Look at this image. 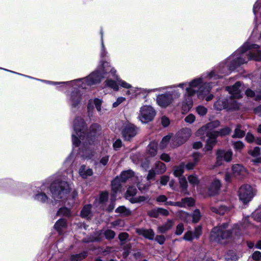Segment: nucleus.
<instances>
[{
  "mask_svg": "<svg viewBox=\"0 0 261 261\" xmlns=\"http://www.w3.org/2000/svg\"><path fill=\"white\" fill-rule=\"evenodd\" d=\"M250 60L261 61V49L258 45L247 41L211 71L203 72L190 81L161 88L167 87L163 91L172 90L167 92L170 93L173 101L174 99L179 98L181 96L178 88L184 90L181 109L184 112H187L193 105L194 95L196 94L199 98H203L204 95L215 86V83L205 82V80L222 79Z\"/></svg>",
  "mask_w": 261,
  "mask_h": 261,
  "instance_id": "1",
  "label": "nucleus"
},
{
  "mask_svg": "<svg viewBox=\"0 0 261 261\" xmlns=\"http://www.w3.org/2000/svg\"><path fill=\"white\" fill-rule=\"evenodd\" d=\"M100 126L96 124L91 125L89 133L86 136V126L83 118L77 117L73 121V132L72 134V141L73 146L79 147V154L85 159H91L94 151L88 146L93 142V138L100 132Z\"/></svg>",
  "mask_w": 261,
  "mask_h": 261,
  "instance_id": "2",
  "label": "nucleus"
},
{
  "mask_svg": "<svg viewBox=\"0 0 261 261\" xmlns=\"http://www.w3.org/2000/svg\"><path fill=\"white\" fill-rule=\"evenodd\" d=\"M68 178V177L65 175H58L57 178L51 183L50 187L47 184L32 187L31 188L33 192L32 199L41 203H47L49 197L47 194L49 190L55 200L65 197L70 191L69 185L67 181Z\"/></svg>",
  "mask_w": 261,
  "mask_h": 261,
  "instance_id": "3",
  "label": "nucleus"
},
{
  "mask_svg": "<svg viewBox=\"0 0 261 261\" xmlns=\"http://www.w3.org/2000/svg\"><path fill=\"white\" fill-rule=\"evenodd\" d=\"M242 84L240 82H237L232 86H228L225 88L226 90L230 94L229 97L221 96L214 103V108L217 111L222 110H237L239 109V103L235 100L242 96Z\"/></svg>",
  "mask_w": 261,
  "mask_h": 261,
  "instance_id": "4",
  "label": "nucleus"
},
{
  "mask_svg": "<svg viewBox=\"0 0 261 261\" xmlns=\"http://www.w3.org/2000/svg\"><path fill=\"white\" fill-rule=\"evenodd\" d=\"M103 67V72L102 74L98 75L96 76L95 79H92L91 81L89 82V86H93L99 83V81L101 77L106 76L108 73H110L112 75V77L114 79H116L119 85L121 88L127 89L129 90L132 88V85L126 81L122 80L120 78L117 74V70L116 69L111 66L110 62H105L102 65Z\"/></svg>",
  "mask_w": 261,
  "mask_h": 261,
  "instance_id": "5",
  "label": "nucleus"
},
{
  "mask_svg": "<svg viewBox=\"0 0 261 261\" xmlns=\"http://www.w3.org/2000/svg\"><path fill=\"white\" fill-rule=\"evenodd\" d=\"M232 232L228 228L227 223L214 227L211 233L210 240L212 242L223 243L232 236Z\"/></svg>",
  "mask_w": 261,
  "mask_h": 261,
  "instance_id": "6",
  "label": "nucleus"
},
{
  "mask_svg": "<svg viewBox=\"0 0 261 261\" xmlns=\"http://www.w3.org/2000/svg\"><path fill=\"white\" fill-rule=\"evenodd\" d=\"M101 34V49L100 53V61L97 68L90 73L89 75L85 77V79L87 82V84L89 86V82L91 81L92 79H95L96 76L100 74H102L103 72V67L102 65L105 62H108L106 60V59L109 57V54L107 51L103 43V32L102 31H100Z\"/></svg>",
  "mask_w": 261,
  "mask_h": 261,
  "instance_id": "7",
  "label": "nucleus"
},
{
  "mask_svg": "<svg viewBox=\"0 0 261 261\" xmlns=\"http://www.w3.org/2000/svg\"><path fill=\"white\" fill-rule=\"evenodd\" d=\"M91 86H87V88L83 89H86ZM74 90L72 91L68 96L67 102L71 107L72 109H78L83 102L86 101V95L85 93L81 92L80 89H83L81 87V84L80 87H76V88L72 87Z\"/></svg>",
  "mask_w": 261,
  "mask_h": 261,
  "instance_id": "8",
  "label": "nucleus"
},
{
  "mask_svg": "<svg viewBox=\"0 0 261 261\" xmlns=\"http://www.w3.org/2000/svg\"><path fill=\"white\" fill-rule=\"evenodd\" d=\"M80 84H81V87L83 89L87 88L88 85L87 84V82L85 77L77 79L68 82H57L50 81V85L57 86L60 85V86H57V89L58 90L62 91H64L65 89H66L68 87H74V88H76V87H80Z\"/></svg>",
  "mask_w": 261,
  "mask_h": 261,
  "instance_id": "9",
  "label": "nucleus"
},
{
  "mask_svg": "<svg viewBox=\"0 0 261 261\" xmlns=\"http://www.w3.org/2000/svg\"><path fill=\"white\" fill-rule=\"evenodd\" d=\"M191 130L190 128H185L178 131L174 136L172 135L171 146L174 148L184 143L190 137Z\"/></svg>",
  "mask_w": 261,
  "mask_h": 261,
  "instance_id": "10",
  "label": "nucleus"
},
{
  "mask_svg": "<svg viewBox=\"0 0 261 261\" xmlns=\"http://www.w3.org/2000/svg\"><path fill=\"white\" fill-rule=\"evenodd\" d=\"M156 115L155 109L150 106L144 105L140 108L139 120L143 123L151 121Z\"/></svg>",
  "mask_w": 261,
  "mask_h": 261,
  "instance_id": "11",
  "label": "nucleus"
},
{
  "mask_svg": "<svg viewBox=\"0 0 261 261\" xmlns=\"http://www.w3.org/2000/svg\"><path fill=\"white\" fill-rule=\"evenodd\" d=\"M254 196L252 188L248 185L241 186L239 191V196L243 203L249 202Z\"/></svg>",
  "mask_w": 261,
  "mask_h": 261,
  "instance_id": "12",
  "label": "nucleus"
},
{
  "mask_svg": "<svg viewBox=\"0 0 261 261\" xmlns=\"http://www.w3.org/2000/svg\"><path fill=\"white\" fill-rule=\"evenodd\" d=\"M102 100L101 99L95 98L89 100L87 105L88 115L89 117L92 116V111L94 110V106L99 115L104 114L105 109L101 107Z\"/></svg>",
  "mask_w": 261,
  "mask_h": 261,
  "instance_id": "13",
  "label": "nucleus"
},
{
  "mask_svg": "<svg viewBox=\"0 0 261 261\" xmlns=\"http://www.w3.org/2000/svg\"><path fill=\"white\" fill-rule=\"evenodd\" d=\"M172 102V97L167 91L164 93L158 94L156 96V103L162 108L168 107Z\"/></svg>",
  "mask_w": 261,
  "mask_h": 261,
  "instance_id": "14",
  "label": "nucleus"
},
{
  "mask_svg": "<svg viewBox=\"0 0 261 261\" xmlns=\"http://www.w3.org/2000/svg\"><path fill=\"white\" fill-rule=\"evenodd\" d=\"M138 128L133 124L126 125L122 130V135L126 141H130L136 136L138 133Z\"/></svg>",
  "mask_w": 261,
  "mask_h": 261,
  "instance_id": "15",
  "label": "nucleus"
},
{
  "mask_svg": "<svg viewBox=\"0 0 261 261\" xmlns=\"http://www.w3.org/2000/svg\"><path fill=\"white\" fill-rule=\"evenodd\" d=\"M232 156V152L231 150H218L217 152L216 166L222 164L223 160L227 162L231 161Z\"/></svg>",
  "mask_w": 261,
  "mask_h": 261,
  "instance_id": "16",
  "label": "nucleus"
},
{
  "mask_svg": "<svg viewBox=\"0 0 261 261\" xmlns=\"http://www.w3.org/2000/svg\"><path fill=\"white\" fill-rule=\"evenodd\" d=\"M233 176L238 179H241L248 174L247 170L242 165L235 164L232 166Z\"/></svg>",
  "mask_w": 261,
  "mask_h": 261,
  "instance_id": "17",
  "label": "nucleus"
},
{
  "mask_svg": "<svg viewBox=\"0 0 261 261\" xmlns=\"http://www.w3.org/2000/svg\"><path fill=\"white\" fill-rule=\"evenodd\" d=\"M112 75L110 73H108L106 76H102L99 81V83L101 82L102 79H106L105 82V86L108 88L113 89L115 91H118L119 89V85L116 79L115 80L110 78Z\"/></svg>",
  "mask_w": 261,
  "mask_h": 261,
  "instance_id": "18",
  "label": "nucleus"
},
{
  "mask_svg": "<svg viewBox=\"0 0 261 261\" xmlns=\"http://www.w3.org/2000/svg\"><path fill=\"white\" fill-rule=\"evenodd\" d=\"M201 232V228L198 226L195 228L194 231L192 232L188 231L185 233L183 239L187 241H191L194 239H197L199 237Z\"/></svg>",
  "mask_w": 261,
  "mask_h": 261,
  "instance_id": "19",
  "label": "nucleus"
},
{
  "mask_svg": "<svg viewBox=\"0 0 261 261\" xmlns=\"http://www.w3.org/2000/svg\"><path fill=\"white\" fill-rule=\"evenodd\" d=\"M221 187L220 180L215 178L211 182L208 188V193L210 195H214L218 194Z\"/></svg>",
  "mask_w": 261,
  "mask_h": 261,
  "instance_id": "20",
  "label": "nucleus"
},
{
  "mask_svg": "<svg viewBox=\"0 0 261 261\" xmlns=\"http://www.w3.org/2000/svg\"><path fill=\"white\" fill-rule=\"evenodd\" d=\"M120 179L118 176L116 177L112 181L111 184L112 193V199L116 198V194L117 192L120 191L122 187Z\"/></svg>",
  "mask_w": 261,
  "mask_h": 261,
  "instance_id": "21",
  "label": "nucleus"
},
{
  "mask_svg": "<svg viewBox=\"0 0 261 261\" xmlns=\"http://www.w3.org/2000/svg\"><path fill=\"white\" fill-rule=\"evenodd\" d=\"M167 88V87L147 89L143 88H139L138 96L145 98L151 92H163V91Z\"/></svg>",
  "mask_w": 261,
  "mask_h": 261,
  "instance_id": "22",
  "label": "nucleus"
},
{
  "mask_svg": "<svg viewBox=\"0 0 261 261\" xmlns=\"http://www.w3.org/2000/svg\"><path fill=\"white\" fill-rule=\"evenodd\" d=\"M217 133H213L207 137L208 138L206 140V145L204 148L205 151H211L214 146L216 144V138L217 136L215 134Z\"/></svg>",
  "mask_w": 261,
  "mask_h": 261,
  "instance_id": "23",
  "label": "nucleus"
},
{
  "mask_svg": "<svg viewBox=\"0 0 261 261\" xmlns=\"http://www.w3.org/2000/svg\"><path fill=\"white\" fill-rule=\"evenodd\" d=\"M210 208L213 213L219 215H223L228 210L227 207L220 203L212 204Z\"/></svg>",
  "mask_w": 261,
  "mask_h": 261,
  "instance_id": "24",
  "label": "nucleus"
},
{
  "mask_svg": "<svg viewBox=\"0 0 261 261\" xmlns=\"http://www.w3.org/2000/svg\"><path fill=\"white\" fill-rule=\"evenodd\" d=\"M136 232L139 235L143 236L145 238L152 240L154 237V232L151 229L140 228L136 230Z\"/></svg>",
  "mask_w": 261,
  "mask_h": 261,
  "instance_id": "25",
  "label": "nucleus"
},
{
  "mask_svg": "<svg viewBox=\"0 0 261 261\" xmlns=\"http://www.w3.org/2000/svg\"><path fill=\"white\" fill-rule=\"evenodd\" d=\"M201 157V154L200 153L195 152L193 154V161L189 162L186 165H185V168L188 170L193 169L195 166L199 162L200 158Z\"/></svg>",
  "mask_w": 261,
  "mask_h": 261,
  "instance_id": "26",
  "label": "nucleus"
},
{
  "mask_svg": "<svg viewBox=\"0 0 261 261\" xmlns=\"http://www.w3.org/2000/svg\"><path fill=\"white\" fill-rule=\"evenodd\" d=\"M79 173L83 178H86L93 174V171L92 169L85 165H82L79 169Z\"/></svg>",
  "mask_w": 261,
  "mask_h": 261,
  "instance_id": "27",
  "label": "nucleus"
},
{
  "mask_svg": "<svg viewBox=\"0 0 261 261\" xmlns=\"http://www.w3.org/2000/svg\"><path fill=\"white\" fill-rule=\"evenodd\" d=\"M212 133H213V132H210L206 125H204L196 132V135L197 136L200 137L202 139H204L205 137H208Z\"/></svg>",
  "mask_w": 261,
  "mask_h": 261,
  "instance_id": "28",
  "label": "nucleus"
},
{
  "mask_svg": "<svg viewBox=\"0 0 261 261\" xmlns=\"http://www.w3.org/2000/svg\"><path fill=\"white\" fill-rule=\"evenodd\" d=\"M134 172L131 170H128L122 172L119 177L122 182H125L129 179L134 177Z\"/></svg>",
  "mask_w": 261,
  "mask_h": 261,
  "instance_id": "29",
  "label": "nucleus"
},
{
  "mask_svg": "<svg viewBox=\"0 0 261 261\" xmlns=\"http://www.w3.org/2000/svg\"><path fill=\"white\" fill-rule=\"evenodd\" d=\"M173 225V221L172 220H168L164 225L158 226V231L159 233H165L171 228Z\"/></svg>",
  "mask_w": 261,
  "mask_h": 261,
  "instance_id": "30",
  "label": "nucleus"
},
{
  "mask_svg": "<svg viewBox=\"0 0 261 261\" xmlns=\"http://www.w3.org/2000/svg\"><path fill=\"white\" fill-rule=\"evenodd\" d=\"M158 143L155 141H152L148 145L147 152L151 156H155L157 153Z\"/></svg>",
  "mask_w": 261,
  "mask_h": 261,
  "instance_id": "31",
  "label": "nucleus"
},
{
  "mask_svg": "<svg viewBox=\"0 0 261 261\" xmlns=\"http://www.w3.org/2000/svg\"><path fill=\"white\" fill-rule=\"evenodd\" d=\"M180 207H186V206H192L195 203V201L193 198L191 197H187L181 199V201H179Z\"/></svg>",
  "mask_w": 261,
  "mask_h": 261,
  "instance_id": "32",
  "label": "nucleus"
},
{
  "mask_svg": "<svg viewBox=\"0 0 261 261\" xmlns=\"http://www.w3.org/2000/svg\"><path fill=\"white\" fill-rule=\"evenodd\" d=\"M172 138V135H168L164 137L161 142L160 147L161 149H163L168 146V144L170 143V146L171 147V143Z\"/></svg>",
  "mask_w": 261,
  "mask_h": 261,
  "instance_id": "33",
  "label": "nucleus"
},
{
  "mask_svg": "<svg viewBox=\"0 0 261 261\" xmlns=\"http://www.w3.org/2000/svg\"><path fill=\"white\" fill-rule=\"evenodd\" d=\"M66 227V221L65 219H60L57 221L54 225L55 228L60 233L62 230Z\"/></svg>",
  "mask_w": 261,
  "mask_h": 261,
  "instance_id": "34",
  "label": "nucleus"
},
{
  "mask_svg": "<svg viewBox=\"0 0 261 261\" xmlns=\"http://www.w3.org/2000/svg\"><path fill=\"white\" fill-rule=\"evenodd\" d=\"M154 169L157 174H162L166 170V167L165 164L158 161L155 164Z\"/></svg>",
  "mask_w": 261,
  "mask_h": 261,
  "instance_id": "35",
  "label": "nucleus"
},
{
  "mask_svg": "<svg viewBox=\"0 0 261 261\" xmlns=\"http://www.w3.org/2000/svg\"><path fill=\"white\" fill-rule=\"evenodd\" d=\"M149 200L148 196H140L138 197H132L129 199V201L132 203H141Z\"/></svg>",
  "mask_w": 261,
  "mask_h": 261,
  "instance_id": "36",
  "label": "nucleus"
},
{
  "mask_svg": "<svg viewBox=\"0 0 261 261\" xmlns=\"http://www.w3.org/2000/svg\"><path fill=\"white\" fill-rule=\"evenodd\" d=\"M185 164L184 163L180 164L179 166H175L174 170V175L176 176H180L184 172Z\"/></svg>",
  "mask_w": 261,
  "mask_h": 261,
  "instance_id": "37",
  "label": "nucleus"
},
{
  "mask_svg": "<svg viewBox=\"0 0 261 261\" xmlns=\"http://www.w3.org/2000/svg\"><path fill=\"white\" fill-rule=\"evenodd\" d=\"M91 205L88 204L84 206L81 212V216L83 218H88L91 213Z\"/></svg>",
  "mask_w": 261,
  "mask_h": 261,
  "instance_id": "38",
  "label": "nucleus"
},
{
  "mask_svg": "<svg viewBox=\"0 0 261 261\" xmlns=\"http://www.w3.org/2000/svg\"><path fill=\"white\" fill-rule=\"evenodd\" d=\"M137 191V190L135 187H129L126 192V198L129 201V199L132 197H135V195L136 194Z\"/></svg>",
  "mask_w": 261,
  "mask_h": 261,
  "instance_id": "39",
  "label": "nucleus"
},
{
  "mask_svg": "<svg viewBox=\"0 0 261 261\" xmlns=\"http://www.w3.org/2000/svg\"><path fill=\"white\" fill-rule=\"evenodd\" d=\"M116 213H119L123 216H127L131 214V211L124 206H119L115 210Z\"/></svg>",
  "mask_w": 261,
  "mask_h": 261,
  "instance_id": "40",
  "label": "nucleus"
},
{
  "mask_svg": "<svg viewBox=\"0 0 261 261\" xmlns=\"http://www.w3.org/2000/svg\"><path fill=\"white\" fill-rule=\"evenodd\" d=\"M138 91L139 87H134L132 86V88L126 92L125 94L131 98H134L138 96Z\"/></svg>",
  "mask_w": 261,
  "mask_h": 261,
  "instance_id": "41",
  "label": "nucleus"
},
{
  "mask_svg": "<svg viewBox=\"0 0 261 261\" xmlns=\"http://www.w3.org/2000/svg\"><path fill=\"white\" fill-rule=\"evenodd\" d=\"M57 215L59 216H65L69 217L71 216L70 210L67 207H61L58 211Z\"/></svg>",
  "mask_w": 261,
  "mask_h": 261,
  "instance_id": "42",
  "label": "nucleus"
},
{
  "mask_svg": "<svg viewBox=\"0 0 261 261\" xmlns=\"http://www.w3.org/2000/svg\"><path fill=\"white\" fill-rule=\"evenodd\" d=\"M87 256L86 252H83L79 254H73L70 257L71 261H80L85 258Z\"/></svg>",
  "mask_w": 261,
  "mask_h": 261,
  "instance_id": "43",
  "label": "nucleus"
},
{
  "mask_svg": "<svg viewBox=\"0 0 261 261\" xmlns=\"http://www.w3.org/2000/svg\"><path fill=\"white\" fill-rule=\"evenodd\" d=\"M220 124V122L219 120H214L206 124L205 125L210 132H213V130L218 127Z\"/></svg>",
  "mask_w": 261,
  "mask_h": 261,
  "instance_id": "44",
  "label": "nucleus"
},
{
  "mask_svg": "<svg viewBox=\"0 0 261 261\" xmlns=\"http://www.w3.org/2000/svg\"><path fill=\"white\" fill-rule=\"evenodd\" d=\"M103 235L105 236L106 239L112 240L115 237L116 234L113 230L111 229H107L105 230Z\"/></svg>",
  "mask_w": 261,
  "mask_h": 261,
  "instance_id": "45",
  "label": "nucleus"
},
{
  "mask_svg": "<svg viewBox=\"0 0 261 261\" xmlns=\"http://www.w3.org/2000/svg\"><path fill=\"white\" fill-rule=\"evenodd\" d=\"M230 129L228 127H225L221 129L219 131H214L213 133H217L215 134L217 137L221 136H225L228 135L230 133Z\"/></svg>",
  "mask_w": 261,
  "mask_h": 261,
  "instance_id": "46",
  "label": "nucleus"
},
{
  "mask_svg": "<svg viewBox=\"0 0 261 261\" xmlns=\"http://www.w3.org/2000/svg\"><path fill=\"white\" fill-rule=\"evenodd\" d=\"M254 220L257 221H261V206L258 207L252 214Z\"/></svg>",
  "mask_w": 261,
  "mask_h": 261,
  "instance_id": "47",
  "label": "nucleus"
},
{
  "mask_svg": "<svg viewBox=\"0 0 261 261\" xmlns=\"http://www.w3.org/2000/svg\"><path fill=\"white\" fill-rule=\"evenodd\" d=\"M245 133L244 131L241 130L239 126H238L234 130V133L232 137L233 138H242L244 136Z\"/></svg>",
  "mask_w": 261,
  "mask_h": 261,
  "instance_id": "48",
  "label": "nucleus"
},
{
  "mask_svg": "<svg viewBox=\"0 0 261 261\" xmlns=\"http://www.w3.org/2000/svg\"><path fill=\"white\" fill-rule=\"evenodd\" d=\"M197 113L200 116H204L207 112V109L204 106H199L196 109Z\"/></svg>",
  "mask_w": 261,
  "mask_h": 261,
  "instance_id": "49",
  "label": "nucleus"
},
{
  "mask_svg": "<svg viewBox=\"0 0 261 261\" xmlns=\"http://www.w3.org/2000/svg\"><path fill=\"white\" fill-rule=\"evenodd\" d=\"M179 182L180 188L182 189V190H186L188 187V184L186 178L184 176H181L179 178Z\"/></svg>",
  "mask_w": 261,
  "mask_h": 261,
  "instance_id": "50",
  "label": "nucleus"
},
{
  "mask_svg": "<svg viewBox=\"0 0 261 261\" xmlns=\"http://www.w3.org/2000/svg\"><path fill=\"white\" fill-rule=\"evenodd\" d=\"M248 153L252 156L256 157L258 156L260 153V148L258 147H255L253 150H250Z\"/></svg>",
  "mask_w": 261,
  "mask_h": 261,
  "instance_id": "51",
  "label": "nucleus"
},
{
  "mask_svg": "<svg viewBox=\"0 0 261 261\" xmlns=\"http://www.w3.org/2000/svg\"><path fill=\"white\" fill-rule=\"evenodd\" d=\"M201 217L200 211L198 210H195L193 214V221L195 223L197 222Z\"/></svg>",
  "mask_w": 261,
  "mask_h": 261,
  "instance_id": "52",
  "label": "nucleus"
},
{
  "mask_svg": "<svg viewBox=\"0 0 261 261\" xmlns=\"http://www.w3.org/2000/svg\"><path fill=\"white\" fill-rule=\"evenodd\" d=\"M261 7V0H257L253 7V12L255 16Z\"/></svg>",
  "mask_w": 261,
  "mask_h": 261,
  "instance_id": "53",
  "label": "nucleus"
},
{
  "mask_svg": "<svg viewBox=\"0 0 261 261\" xmlns=\"http://www.w3.org/2000/svg\"><path fill=\"white\" fill-rule=\"evenodd\" d=\"M233 145L234 149L237 151L241 150L244 147V143L241 141L234 142Z\"/></svg>",
  "mask_w": 261,
  "mask_h": 261,
  "instance_id": "54",
  "label": "nucleus"
},
{
  "mask_svg": "<svg viewBox=\"0 0 261 261\" xmlns=\"http://www.w3.org/2000/svg\"><path fill=\"white\" fill-rule=\"evenodd\" d=\"M188 180L193 186L197 185L199 182L198 178L195 175H190L188 177Z\"/></svg>",
  "mask_w": 261,
  "mask_h": 261,
  "instance_id": "55",
  "label": "nucleus"
},
{
  "mask_svg": "<svg viewBox=\"0 0 261 261\" xmlns=\"http://www.w3.org/2000/svg\"><path fill=\"white\" fill-rule=\"evenodd\" d=\"M148 214L150 217L157 218L159 215V208H154L149 211Z\"/></svg>",
  "mask_w": 261,
  "mask_h": 261,
  "instance_id": "56",
  "label": "nucleus"
},
{
  "mask_svg": "<svg viewBox=\"0 0 261 261\" xmlns=\"http://www.w3.org/2000/svg\"><path fill=\"white\" fill-rule=\"evenodd\" d=\"M185 121L188 123L192 124L195 121V116L192 114H190L185 118Z\"/></svg>",
  "mask_w": 261,
  "mask_h": 261,
  "instance_id": "57",
  "label": "nucleus"
},
{
  "mask_svg": "<svg viewBox=\"0 0 261 261\" xmlns=\"http://www.w3.org/2000/svg\"><path fill=\"white\" fill-rule=\"evenodd\" d=\"M125 100V98L123 97H119L116 101L113 103V108H117L119 105Z\"/></svg>",
  "mask_w": 261,
  "mask_h": 261,
  "instance_id": "58",
  "label": "nucleus"
},
{
  "mask_svg": "<svg viewBox=\"0 0 261 261\" xmlns=\"http://www.w3.org/2000/svg\"><path fill=\"white\" fill-rule=\"evenodd\" d=\"M109 160V156L108 155H105L100 158L99 164L103 166H106Z\"/></svg>",
  "mask_w": 261,
  "mask_h": 261,
  "instance_id": "59",
  "label": "nucleus"
},
{
  "mask_svg": "<svg viewBox=\"0 0 261 261\" xmlns=\"http://www.w3.org/2000/svg\"><path fill=\"white\" fill-rule=\"evenodd\" d=\"M184 230V225L182 223L179 224L176 228L175 234L176 235H180Z\"/></svg>",
  "mask_w": 261,
  "mask_h": 261,
  "instance_id": "60",
  "label": "nucleus"
},
{
  "mask_svg": "<svg viewBox=\"0 0 261 261\" xmlns=\"http://www.w3.org/2000/svg\"><path fill=\"white\" fill-rule=\"evenodd\" d=\"M108 193L107 192H102L99 196V200L101 202H104L108 200Z\"/></svg>",
  "mask_w": 261,
  "mask_h": 261,
  "instance_id": "61",
  "label": "nucleus"
},
{
  "mask_svg": "<svg viewBox=\"0 0 261 261\" xmlns=\"http://www.w3.org/2000/svg\"><path fill=\"white\" fill-rule=\"evenodd\" d=\"M252 259L255 261H258L261 258V253L258 251H255L252 255Z\"/></svg>",
  "mask_w": 261,
  "mask_h": 261,
  "instance_id": "62",
  "label": "nucleus"
},
{
  "mask_svg": "<svg viewBox=\"0 0 261 261\" xmlns=\"http://www.w3.org/2000/svg\"><path fill=\"white\" fill-rule=\"evenodd\" d=\"M161 123L164 127H167L170 124V120L167 117L163 116L161 118Z\"/></svg>",
  "mask_w": 261,
  "mask_h": 261,
  "instance_id": "63",
  "label": "nucleus"
},
{
  "mask_svg": "<svg viewBox=\"0 0 261 261\" xmlns=\"http://www.w3.org/2000/svg\"><path fill=\"white\" fill-rule=\"evenodd\" d=\"M113 147L115 150L119 149L122 146V141L120 139H117L113 143Z\"/></svg>",
  "mask_w": 261,
  "mask_h": 261,
  "instance_id": "64",
  "label": "nucleus"
}]
</instances>
